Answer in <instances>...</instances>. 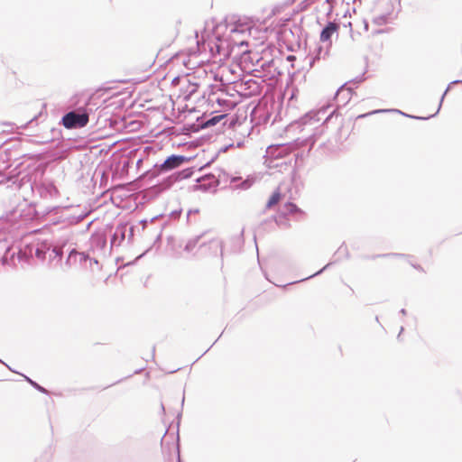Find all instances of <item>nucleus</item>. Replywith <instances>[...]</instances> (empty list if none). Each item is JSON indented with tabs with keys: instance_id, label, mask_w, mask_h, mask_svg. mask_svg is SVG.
Instances as JSON below:
<instances>
[{
	"instance_id": "f257e3e1",
	"label": "nucleus",
	"mask_w": 462,
	"mask_h": 462,
	"mask_svg": "<svg viewBox=\"0 0 462 462\" xmlns=\"http://www.w3.org/2000/svg\"><path fill=\"white\" fill-rule=\"evenodd\" d=\"M88 122V116L86 113L78 114L76 112H69L62 118V124L68 129L83 127Z\"/></svg>"
},
{
	"instance_id": "f03ea898",
	"label": "nucleus",
	"mask_w": 462,
	"mask_h": 462,
	"mask_svg": "<svg viewBox=\"0 0 462 462\" xmlns=\"http://www.w3.org/2000/svg\"><path fill=\"white\" fill-rule=\"evenodd\" d=\"M302 211L300 208H298V206L292 202H287L283 205L282 210L280 211L278 218L276 219V223L279 226H284V227H290L291 223L286 218L288 215H295V214H301Z\"/></svg>"
},
{
	"instance_id": "7ed1b4c3",
	"label": "nucleus",
	"mask_w": 462,
	"mask_h": 462,
	"mask_svg": "<svg viewBox=\"0 0 462 462\" xmlns=\"http://www.w3.org/2000/svg\"><path fill=\"white\" fill-rule=\"evenodd\" d=\"M188 159L182 155H171L168 157L164 162L160 166L161 171H169L180 167L182 163L187 162Z\"/></svg>"
},
{
	"instance_id": "20e7f679",
	"label": "nucleus",
	"mask_w": 462,
	"mask_h": 462,
	"mask_svg": "<svg viewBox=\"0 0 462 462\" xmlns=\"http://www.w3.org/2000/svg\"><path fill=\"white\" fill-rule=\"evenodd\" d=\"M339 26L336 23H328V24L322 30L320 33V41L322 42H329L331 36L337 32Z\"/></svg>"
},
{
	"instance_id": "39448f33",
	"label": "nucleus",
	"mask_w": 462,
	"mask_h": 462,
	"mask_svg": "<svg viewBox=\"0 0 462 462\" xmlns=\"http://www.w3.org/2000/svg\"><path fill=\"white\" fill-rule=\"evenodd\" d=\"M284 198V195L282 193V190H281V188L278 187L273 193L272 195L270 196V198L268 199L266 204H265V208L266 209H272L275 206H277L281 201L282 199Z\"/></svg>"
},
{
	"instance_id": "423d86ee",
	"label": "nucleus",
	"mask_w": 462,
	"mask_h": 462,
	"mask_svg": "<svg viewBox=\"0 0 462 462\" xmlns=\"http://www.w3.org/2000/svg\"><path fill=\"white\" fill-rule=\"evenodd\" d=\"M225 116H226L225 115L214 116L211 119H209L208 121H207L206 125H208V126L215 125Z\"/></svg>"
},
{
	"instance_id": "0eeeda50",
	"label": "nucleus",
	"mask_w": 462,
	"mask_h": 462,
	"mask_svg": "<svg viewBox=\"0 0 462 462\" xmlns=\"http://www.w3.org/2000/svg\"><path fill=\"white\" fill-rule=\"evenodd\" d=\"M384 110H381V109H378V110H374L372 112H369V113H366V114H362V115H359L356 116V119H360V118H363V117H365L367 116H370V115H373V114H376V113H381V112H383Z\"/></svg>"
},
{
	"instance_id": "6e6552de",
	"label": "nucleus",
	"mask_w": 462,
	"mask_h": 462,
	"mask_svg": "<svg viewBox=\"0 0 462 462\" xmlns=\"http://www.w3.org/2000/svg\"><path fill=\"white\" fill-rule=\"evenodd\" d=\"M288 60H295V57H294V56H289V57H288Z\"/></svg>"
},
{
	"instance_id": "1a4fd4ad",
	"label": "nucleus",
	"mask_w": 462,
	"mask_h": 462,
	"mask_svg": "<svg viewBox=\"0 0 462 462\" xmlns=\"http://www.w3.org/2000/svg\"><path fill=\"white\" fill-rule=\"evenodd\" d=\"M84 260H85V262H89V263H91V259H89V258H88V257H86Z\"/></svg>"
}]
</instances>
